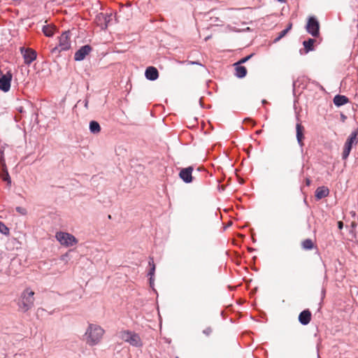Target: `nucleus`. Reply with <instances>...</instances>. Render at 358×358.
<instances>
[{"mask_svg":"<svg viewBox=\"0 0 358 358\" xmlns=\"http://www.w3.org/2000/svg\"><path fill=\"white\" fill-rule=\"evenodd\" d=\"M105 331L101 326L90 324L84 335L85 341L90 346L98 345L102 340Z\"/></svg>","mask_w":358,"mask_h":358,"instance_id":"obj_1","label":"nucleus"},{"mask_svg":"<svg viewBox=\"0 0 358 358\" xmlns=\"http://www.w3.org/2000/svg\"><path fill=\"white\" fill-rule=\"evenodd\" d=\"M35 292L29 287L24 289L20 294L17 305L19 310L22 313H26L31 310L34 306Z\"/></svg>","mask_w":358,"mask_h":358,"instance_id":"obj_2","label":"nucleus"},{"mask_svg":"<svg viewBox=\"0 0 358 358\" xmlns=\"http://www.w3.org/2000/svg\"><path fill=\"white\" fill-rule=\"evenodd\" d=\"M120 338L128 343L131 346L136 348H142L143 345V343L140 336L132 331L129 330H122L119 332Z\"/></svg>","mask_w":358,"mask_h":358,"instance_id":"obj_3","label":"nucleus"},{"mask_svg":"<svg viewBox=\"0 0 358 358\" xmlns=\"http://www.w3.org/2000/svg\"><path fill=\"white\" fill-rule=\"evenodd\" d=\"M71 39H70V32L64 31L59 37V44L57 46L52 48V52L59 53L62 51L68 50L71 48Z\"/></svg>","mask_w":358,"mask_h":358,"instance_id":"obj_4","label":"nucleus"},{"mask_svg":"<svg viewBox=\"0 0 358 358\" xmlns=\"http://www.w3.org/2000/svg\"><path fill=\"white\" fill-rule=\"evenodd\" d=\"M358 143V129L353 131L351 132L350 136H348L343 148V151L342 153L343 159H346L350 153L352 148L353 145H355Z\"/></svg>","mask_w":358,"mask_h":358,"instance_id":"obj_5","label":"nucleus"},{"mask_svg":"<svg viewBox=\"0 0 358 358\" xmlns=\"http://www.w3.org/2000/svg\"><path fill=\"white\" fill-rule=\"evenodd\" d=\"M56 239L59 243L65 247H70L78 243L76 238L67 232L59 231L56 233Z\"/></svg>","mask_w":358,"mask_h":358,"instance_id":"obj_6","label":"nucleus"},{"mask_svg":"<svg viewBox=\"0 0 358 358\" xmlns=\"http://www.w3.org/2000/svg\"><path fill=\"white\" fill-rule=\"evenodd\" d=\"M306 29L308 34L313 37H317L320 34V24L317 18L314 16L309 17L308 19Z\"/></svg>","mask_w":358,"mask_h":358,"instance_id":"obj_7","label":"nucleus"},{"mask_svg":"<svg viewBox=\"0 0 358 358\" xmlns=\"http://www.w3.org/2000/svg\"><path fill=\"white\" fill-rule=\"evenodd\" d=\"M13 78V75L10 71H8L6 73L3 74L0 69V90L4 92H7L10 90V83Z\"/></svg>","mask_w":358,"mask_h":358,"instance_id":"obj_8","label":"nucleus"},{"mask_svg":"<svg viewBox=\"0 0 358 358\" xmlns=\"http://www.w3.org/2000/svg\"><path fill=\"white\" fill-rule=\"evenodd\" d=\"M20 52L23 56L24 64H30L36 59V52L31 48L22 47Z\"/></svg>","mask_w":358,"mask_h":358,"instance_id":"obj_9","label":"nucleus"},{"mask_svg":"<svg viewBox=\"0 0 358 358\" xmlns=\"http://www.w3.org/2000/svg\"><path fill=\"white\" fill-rule=\"evenodd\" d=\"M91 51L92 47L90 45H83L75 52L74 59L76 61H82Z\"/></svg>","mask_w":358,"mask_h":358,"instance_id":"obj_10","label":"nucleus"},{"mask_svg":"<svg viewBox=\"0 0 358 358\" xmlns=\"http://www.w3.org/2000/svg\"><path fill=\"white\" fill-rule=\"evenodd\" d=\"M192 171L193 168L192 166L182 169L179 173V176L185 182H191L192 181Z\"/></svg>","mask_w":358,"mask_h":358,"instance_id":"obj_11","label":"nucleus"},{"mask_svg":"<svg viewBox=\"0 0 358 358\" xmlns=\"http://www.w3.org/2000/svg\"><path fill=\"white\" fill-rule=\"evenodd\" d=\"M145 78L150 80H155L159 77V72L154 66H149L146 69L145 72Z\"/></svg>","mask_w":358,"mask_h":358,"instance_id":"obj_12","label":"nucleus"},{"mask_svg":"<svg viewBox=\"0 0 358 358\" xmlns=\"http://www.w3.org/2000/svg\"><path fill=\"white\" fill-rule=\"evenodd\" d=\"M311 320V313L308 310H303L299 315V321L303 325L309 324Z\"/></svg>","mask_w":358,"mask_h":358,"instance_id":"obj_13","label":"nucleus"},{"mask_svg":"<svg viewBox=\"0 0 358 358\" xmlns=\"http://www.w3.org/2000/svg\"><path fill=\"white\" fill-rule=\"evenodd\" d=\"M296 131L297 142L301 147H303V139L304 138V136H303L304 127L302 126V124L301 123L296 124Z\"/></svg>","mask_w":358,"mask_h":358,"instance_id":"obj_14","label":"nucleus"},{"mask_svg":"<svg viewBox=\"0 0 358 358\" xmlns=\"http://www.w3.org/2000/svg\"><path fill=\"white\" fill-rule=\"evenodd\" d=\"M329 194V190L327 187L321 186L316 189L315 192V198L317 200L322 199L327 196Z\"/></svg>","mask_w":358,"mask_h":358,"instance_id":"obj_15","label":"nucleus"},{"mask_svg":"<svg viewBox=\"0 0 358 358\" xmlns=\"http://www.w3.org/2000/svg\"><path fill=\"white\" fill-rule=\"evenodd\" d=\"M235 76L239 78H244L247 74V69L245 66H241L239 63L234 64Z\"/></svg>","mask_w":358,"mask_h":358,"instance_id":"obj_16","label":"nucleus"},{"mask_svg":"<svg viewBox=\"0 0 358 358\" xmlns=\"http://www.w3.org/2000/svg\"><path fill=\"white\" fill-rule=\"evenodd\" d=\"M348 101V98L344 95L338 94L334 98V103L338 107L346 104Z\"/></svg>","mask_w":358,"mask_h":358,"instance_id":"obj_17","label":"nucleus"},{"mask_svg":"<svg viewBox=\"0 0 358 358\" xmlns=\"http://www.w3.org/2000/svg\"><path fill=\"white\" fill-rule=\"evenodd\" d=\"M43 33L48 37H51L54 35L55 27L53 25H45L42 29Z\"/></svg>","mask_w":358,"mask_h":358,"instance_id":"obj_18","label":"nucleus"},{"mask_svg":"<svg viewBox=\"0 0 358 358\" xmlns=\"http://www.w3.org/2000/svg\"><path fill=\"white\" fill-rule=\"evenodd\" d=\"M90 132L94 134H97L101 131V127L98 122L92 120L90 122Z\"/></svg>","mask_w":358,"mask_h":358,"instance_id":"obj_19","label":"nucleus"},{"mask_svg":"<svg viewBox=\"0 0 358 358\" xmlns=\"http://www.w3.org/2000/svg\"><path fill=\"white\" fill-rule=\"evenodd\" d=\"M301 247L303 250H310L315 248V245L310 238H307L301 242Z\"/></svg>","mask_w":358,"mask_h":358,"instance_id":"obj_20","label":"nucleus"},{"mask_svg":"<svg viewBox=\"0 0 358 358\" xmlns=\"http://www.w3.org/2000/svg\"><path fill=\"white\" fill-rule=\"evenodd\" d=\"M0 177L3 181H6L8 182V185H10L11 180L10 176L8 174V171L6 169V166L2 167V170L0 172Z\"/></svg>","mask_w":358,"mask_h":358,"instance_id":"obj_21","label":"nucleus"},{"mask_svg":"<svg viewBox=\"0 0 358 358\" xmlns=\"http://www.w3.org/2000/svg\"><path fill=\"white\" fill-rule=\"evenodd\" d=\"M315 42V40L313 38H309L308 40L303 41V45L307 52L313 50V45Z\"/></svg>","mask_w":358,"mask_h":358,"instance_id":"obj_22","label":"nucleus"},{"mask_svg":"<svg viewBox=\"0 0 358 358\" xmlns=\"http://www.w3.org/2000/svg\"><path fill=\"white\" fill-rule=\"evenodd\" d=\"M148 264H149V266H150V270L148 273V275L150 276V280L151 282L152 280V276L154 275L155 271V265L154 263L153 258H152V257L150 258Z\"/></svg>","mask_w":358,"mask_h":358,"instance_id":"obj_23","label":"nucleus"},{"mask_svg":"<svg viewBox=\"0 0 358 358\" xmlns=\"http://www.w3.org/2000/svg\"><path fill=\"white\" fill-rule=\"evenodd\" d=\"M292 24L289 23V24L287 25V27L279 33V35L275 39V41H278L280 39H281L282 38H283L288 33V31L292 29Z\"/></svg>","mask_w":358,"mask_h":358,"instance_id":"obj_24","label":"nucleus"},{"mask_svg":"<svg viewBox=\"0 0 358 358\" xmlns=\"http://www.w3.org/2000/svg\"><path fill=\"white\" fill-rule=\"evenodd\" d=\"M0 232L4 235L9 234V229L2 222H0Z\"/></svg>","mask_w":358,"mask_h":358,"instance_id":"obj_25","label":"nucleus"},{"mask_svg":"<svg viewBox=\"0 0 358 358\" xmlns=\"http://www.w3.org/2000/svg\"><path fill=\"white\" fill-rule=\"evenodd\" d=\"M15 209L17 213H19L20 214H21L22 215H24L27 214V210L22 207H17Z\"/></svg>","mask_w":358,"mask_h":358,"instance_id":"obj_26","label":"nucleus"},{"mask_svg":"<svg viewBox=\"0 0 358 358\" xmlns=\"http://www.w3.org/2000/svg\"><path fill=\"white\" fill-rule=\"evenodd\" d=\"M212 331H213L212 328L208 327H206L205 329H203V333L206 336H209V335H210Z\"/></svg>","mask_w":358,"mask_h":358,"instance_id":"obj_27","label":"nucleus"},{"mask_svg":"<svg viewBox=\"0 0 358 358\" xmlns=\"http://www.w3.org/2000/svg\"><path fill=\"white\" fill-rule=\"evenodd\" d=\"M252 57V55H249V56H247L243 59H241L239 62H238L237 63H239V64H243V63H245L246 61H248L250 57Z\"/></svg>","mask_w":358,"mask_h":358,"instance_id":"obj_28","label":"nucleus"},{"mask_svg":"<svg viewBox=\"0 0 358 358\" xmlns=\"http://www.w3.org/2000/svg\"><path fill=\"white\" fill-rule=\"evenodd\" d=\"M0 164L2 165V167L6 166L5 162L3 157V152L0 153Z\"/></svg>","mask_w":358,"mask_h":358,"instance_id":"obj_29","label":"nucleus"},{"mask_svg":"<svg viewBox=\"0 0 358 358\" xmlns=\"http://www.w3.org/2000/svg\"><path fill=\"white\" fill-rule=\"evenodd\" d=\"M310 182H311V181H310V180L309 178H306V185L307 186H309L310 185Z\"/></svg>","mask_w":358,"mask_h":358,"instance_id":"obj_30","label":"nucleus"},{"mask_svg":"<svg viewBox=\"0 0 358 358\" xmlns=\"http://www.w3.org/2000/svg\"><path fill=\"white\" fill-rule=\"evenodd\" d=\"M85 108H87V107H88V101L87 100H85Z\"/></svg>","mask_w":358,"mask_h":358,"instance_id":"obj_31","label":"nucleus"},{"mask_svg":"<svg viewBox=\"0 0 358 358\" xmlns=\"http://www.w3.org/2000/svg\"><path fill=\"white\" fill-rule=\"evenodd\" d=\"M338 226H339V228H341V227H342V226H343V223H342V222H338Z\"/></svg>","mask_w":358,"mask_h":358,"instance_id":"obj_32","label":"nucleus"},{"mask_svg":"<svg viewBox=\"0 0 358 358\" xmlns=\"http://www.w3.org/2000/svg\"><path fill=\"white\" fill-rule=\"evenodd\" d=\"M280 2H285V0H278Z\"/></svg>","mask_w":358,"mask_h":358,"instance_id":"obj_33","label":"nucleus"},{"mask_svg":"<svg viewBox=\"0 0 358 358\" xmlns=\"http://www.w3.org/2000/svg\"><path fill=\"white\" fill-rule=\"evenodd\" d=\"M192 64H198L199 63H197V62H192Z\"/></svg>","mask_w":358,"mask_h":358,"instance_id":"obj_34","label":"nucleus"},{"mask_svg":"<svg viewBox=\"0 0 358 358\" xmlns=\"http://www.w3.org/2000/svg\"><path fill=\"white\" fill-rule=\"evenodd\" d=\"M262 102H263V103H266V101L265 100H263Z\"/></svg>","mask_w":358,"mask_h":358,"instance_id":"obj_35","label":"nucleus"},{"mask_svg":"<svg viewBox=\"0 0 358 358\" xmlns=\"http://www.w3.org/2000/svg\"><path fill=\"white\" fill-rule=\"evenodd\" d=\"M318 358H320V356L318 355Z\"/></svg>","mask_w":358,"mask_h":358,"instance_id":"obj_36","label":"nucleus"}]
</instances>
